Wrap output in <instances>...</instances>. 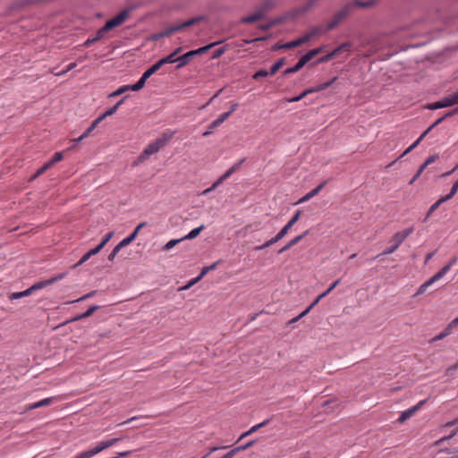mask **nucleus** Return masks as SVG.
Returning <instances> with one entry per match:
<instances>
[{
  "label": "nucleus",
  "mask_w": 458,
  "mask_h": 458,
  "mask_svg": "<svg viewBox=\"0 0 458 458\" xmlns=\"http://www.w3.org/2000/svg\"><path fill=\"white\" fill-rule=\"evenodd\" d=\"M163 66V64H161V62L158 60L156 64H154L152 66H150L148 69H147L144 73H145V76H148V78L150 76H152L154 73H156L161 67Z\"/></svg>",
  "instance_id": "obj_36"
},
{
  "label": "nucleus",
  "mask_w": 458,
  "mask_h": 458,
  "mask_svg": "<svg viewBox=\"0 0 458 458\" xmlns=\"http://www.w3.org/2000/svg\"><path fill=\"white\" fill-rule=\"evenodd\" d=\"M129 90H130L129 85L122 86V87L118 88L116 90H114V92L110 93L108 95V98H111L118 97Z\"/></svg>",
  "instance_id": "obj_40"
},
{
  "label": "nucleus",
  "mask_w": 458,
  "mask_h": 458,
  "mask_svg": "<svg viewBox=\"0 0 458 458\" xmlns=\"http://www.w3.org/2000/svg\"><path fill=\"white\" fill-rule=\"evenodd\" d=\"M285 64V58L282 57L278 59L270 68L269 73L270 75L276 74Z\"/></svg>",
  "instance_id": "obj_33"
},
{
  "label": "nucleus",
  "mask_w": 458,
  "mask_h": 458,
  "mask_svg": "<svg viewBox=\"0 0 458 458\" xmlns=\"http://www.w3.org/2000/svg\"><path fill=\"white\" fill-rule=\"evenodd\" d=\"M99 309V306L98 305H91L84 313H81L75 318H72L70 321L74 322L78 321L83 318H87L90 317L95 311H97Z\"/></svg>",
  "instance_id": "obj_23"
},
{
  "label": "nucleus",
  "mask_w": 458,
  "mask_h": 458,
  "mask_svg": "<svg viewBox=\"0 0 458 458\" xmlns=\"http://www.w3.org/2000/svg\"><path fill=\"white\" fill-rule=\"evenodd\" d=\"M457 431H458V428L454 429L451 434H449V436L444 437L440 438L439 440H437L435 445H440L444 442L450 440L451 438H453L456 435Z\"/></svg>",
  "instance_id": "obj_55"
},
{
  "label": "nucleus",
  "mask_w": 458,
  "mask_h": 458,
  "mask_svg": "<svg viewBox=\"0 0 458 458\" xmlns=\"http://www.w3.org/2000/svg\"><path fill=\"white\" fill-rule=\"evenodd\" d=\"M106 31H103V27L100 28L97 33H96V36L93 37V38H89L84 43H83V47H90L92 44L99 41L100 39H102L105 35H106Z\"/></svg>",
  "instance_id": "obj_21"
},
{
  "label": "nucleus",
  "mask_w": 458,
  "mask_h": 458,
  "mask_svg": "<svg viewBox=\"0 0 458 458\" xmlns=\"http://www.w3.org/2000/svg\"><path fill=\"white\" fill-rule=\"evenodd\" d=\"M268 75H270L269 72H267V70L261 69V70H259L258 72H256L254 73V75L252 76V78H253V80L258 81L259 78L267 77Z\"/></svg>",
  "instance_id": "obj_52"
},
{
  "label": "nucleus",
  "mask_w": 458,
  "mask_h": 458,
  "mask_svg": "<svg viewBox=\"0 0 458 458\" xmlns=\"http://www.w3.org/2000/svg\"><path fill=\"white\" fill-rule=\"evenodd\" d=\"M458 104V96L456 92L444 98L443 99L430 104L428 108L430 110H436L439 108L449 107Z\"/></svg>",
  "instance_id": "obj_7"
},
{
  "label": "nucleus",
  "mask_w": 458,
  "mask_h": 458,
  "mask_svg": "<svg viewBox=\"0 0 458 458\" xmlns=\"http://www.w3.org/2000/svg\"><path fill=\"white\" fill-rule=\"evenodd\" d=\"M261 19H263L261 17V13H259L256 10L252 14H250L249 16L242 17L241 19V23L250 24V23H254Z\"/></svg>",
  "instance_id": "obj_24"
},
{
  "label": "nucleus",
  "mask_w": 458,
  "mask_h": 458,
  "mask_svg": "<svg viewBox=\"0 0 458 458\" xmlns=\"http://www.w3.org/2000/svg\"><path fill=\"white\" fill-rule=\"evenodd\" d=\"M53 400H54L53 397L45 398V399H43L41 401H38L37 403H31V404L28 405L26 410L27 411H31V410H34V409H38V408H40V407H43V406L49 405V404H51L53 403Z\"/></svg>",
  "instance_id": "obj_26"
},
{
  "label": "nucleus",
  "mask_w": 458,
  "mask_h": 458,
  "mask_svg": "<svg viewBox=\"0 0 458 458\" xmlns=\"http://www.w3.org/2000/svg\"><path fill=\"white\" fill-rule=\"evenodd\" d=\"M284 237V236L283 233L278 232L277 234L275 237H273L270 240L267 241L264 244H262L260 246H256L254 248V250H265V249L272 246L273 244L276 243L277 242L282 240Z\"/></svg>",
  "instance_id": "obj_17"
},
{
  "label": "nucleus",
  "mask_w": 458,
  "mask_h": 458,
  "mask_svg": "<svg viewBox=\"0 0 458 458\" xmlns=\"http://www.w3.org/2000/svg\"><path fill=\"white\" fill-rule=\"evenodd\" d=\"M216 266H217V262H215V263L211 264L210 266L204 267L201 269L199 275L198 276V279H202L209 271L216 269Z\"/></svg>",
  "instance_id": "obj_42"
},
{
  "label": "nucleus",
  "mask_w": 458,
  "mask_h": 458,
  "mask_svg": "<svg viewBox=\"0 0 458 458\" xmlns=\"http://www.w3.org/2000/svg\"><path fill=\"white\" fill-rule=\"evenodd\" d=\"M32 293L31 292V289L30 287H29L28 289H26L25 291H22V292H17V293H12L10 295H9V299L11 301L13 300H18V299H21V298H23V297H26V296H29Z\"/></svg>",
  "instance_id": "obj_32"
},
{
  "label": "nucleus",
  "mask_w": 458,
  "mask_h": 458,
  "mask_svg": "<svg viewBox=\"0 0 458 458\" xmlns=\"http://www.w3.org/2000/svg\"><path fill=\"white\" fill-rule=\"evenodd\" d=\"M326 32H327V30H325V28L323 26H316V27L311 28L310 32L305 34V36L309 37V41H310L312 38L321 35V34H324Z\"/></svg>",
  "instance_id": "obj_31"
},
{
  "label": "nucleus",
  "mask_w": 458,
  "mask_h": 458,
  "mask_svg": "<svg viewBox=\"0 0 458 458\" xmlns=\"http://www.w3.org/2000/svg\"><path fill=\"white\" fill-rule=\"evenodd\" d=\"M379 0H368V1H361V0H355L354 5L361 8H369L372 7L375 4L378 3Z\"/></svg>",
  "instance_id": "obj_34"
},
{
  "label": "nucleus",
  "mask_w": 458,
  "mask_h": 458,
  "mask_svg": "<svg viewBox=\"0 0 458 458\" xmlns=\"http://www.w3.org/2000/svg\"><path fill=\"white\" fill-rule=\"evenodd\" d=\"M231 115V112H225V113H223L221 114L218 118H216L218 120V122L222 124L227 118H229Z\"/></svg>",
  "instance_id": "obj_63"
},
{
  "label": "nucleus",
  "mask_w": 458,
  "mask_h": 458,
  "mask_svg": "<svg viewBox=\"0 0 458 458\" xmlns=\"http://www.w3.org/2000/svg\"><path fill=\"white\" fill-rule=\"evenodd\" d=\"M63 158H64L63 153L62 152H56L52 157V158L48 162H47V163L49 164V165L52 167L55 163L61 161Z\"/></svg>",
  "instance_id": "obj_47"
},
{
  "label": "nucleus",
  "mask_w": 458,
  "mask_h": 458,
  "mask_svg": "<svg viewBox=\"0 0 458 458\" xmlns=\"http://www.w3.org/2000/svg\"><path fill=\"white\" fill-rule=\"evenodd\" d=\"M276 4L275 0H265L258 7L257 11L261 13V17L264 18L266 13L271 10Z\"/></svg>",
  "instance_id": "obj_14"
},
{
  "label": "nucleus",
  "mask_w": 458,
  "mask_h": 458,
  "mask_svg": "<svg viewBox=\"0 0 458 458\" xmlns=\"http://www.w3.org/2000/svg\"><path fill=\"white\" fill-rule=\"evenodd\" d=\"M337 80V77H334L332 78L330 81H327V82H324L322 84H320V89H322V90H325L327 89V88H329L335 81Z\"/></svg>",
  "instance_id": "obj_60"
},
{
  "label": "nucleus",
  "mask_w": 458,
  "mask_h": 458,
  "mask_svg": "<svg viewBox=\"0 0 458 458\" xmlns=\"http://www.w3.org/2000/svg\"><path fill=\"white\" fill-rule=\"evenodd\" d=\"M227 448V446H213L211 448H209L208 452L203 455L201 458H208L211 454L215 453L216 451L217 450H220V449H225Z\"/></svg>",
  "instance_id": "obj_58"
},
{
  "label": "nucleus",
  "mask_w": 458,
  "mask_h": 458,
  "mask_svg": "<svg viewBox=\"0 0 458 458\" xmlns=\"http://www.w3.org/2000/svg\"><path fill=\"white\" fill-rule=\"evenodd\" d=\"M450 199L447 196L441 197L437 201H436L428 209L427 216L424 219V222L439 208V206L449 200Z\"/></svg>",
  "instance_id": "obj_27"
},
{
  "label": "nucleus",
  "mask_w": 458,
  "mask_h": 458,
  "mask_svg": "<svg viewBox=\"0 0 458 458\" xmlns=\"http://www.w3.org/2000/svg\"><path fill=\"white\" fill-rule=\"evenodd\" d=\"M255 443H256V440H251V441H249L248 443H246L245 445L234 447L233 450L236 455L239 452L248 449L249 447L252 446Z\"/></svg>",
  "instance_id": "obj_46"
},
{
  "label": "nucleus",
  "mask_w": 458,
  "mask_h": 458,
  "mask_svg": "<svg viewBox=\"0 0 458 458\" xmlns=\"http://www.w3.org/2000/svg\"><path fill=\"white\" fill-rule=\"evenodd\" d=\"M100 248H98V246L95 247L94 249H91L90 250H89L87 253H85L81 258V259L75 264L72 266L73 268L82 265L83 263H85L90 257L98 254L99 251H100Z\"/></svg>",
  "instance_id": "obj_22"
},
{
  "label": "nucleus",
  "mask_w": 458,
  "mask_h": 458,
  "mask_svg": "<svg viewBox=\"0 0 458 458\" xmlns=\"http://www.w3.org/2000/svg\"><path fill=\"white\" fill-rule=\"evenodd\" d=\"M458 191V180L453 184L450 192L446 194L447 198L450 199L456 194Z\"/></svg>",
  "instance_id": "obj_57"
},
{
  "label": "nucleus",
  "mask_w": 458,
  "mask_h": 458,
  "mask_svg": "<svg viewBox=\"0 0 458 458\" xmlns=\"http://www.w3.org/2000/svg\"><path fill=\"white\" fill-rule=\"evenodd\" d=\"M171 138V134L164 133L162 137L157 138L156 140L149 143L138 157V162H144L148 159L150 156L158 152L168 143Z\"/></svg>",
  "instance_id": "obj_1"
},
{
  "label": "nucleus",
  "mask_w": 458,
  "mask_h": 458,
  "mask_svg": "<svg viewBox=\"0 0 458 458\" xmlns=\"http://www.w3.org/2000/svg\"><path fill=\"white\" fill-rule=\"evenodd\" d=\"M352 47L351 42H344L338 46L336 48H335L332 52L334 57H336L338 55H340L343 52L350 51Z\"/></svg>",
  "instance_id": "obj_30"
},
{
  "label": "nucleus",
  "mask_w": 458,
  "mask_h": 458,
  "mask_svg": "<svg viewBox=\"0 0 458 458\" xmlns=\"http://www.w3.org/2000/svg\"><path fill=\"white\" fill-rule=\"evenodd\" d=\"M309 233H310V230H306L303 233L297 235L296 237L292 239L289 242H287L284 247H282L278 250V254H282V253L285 252L286 250H288L289 249H291L292 247H293L294 245L299 243L305 236H307L309 234Z\"/></svg>",
  "instance_id": "obj_11"
},
{
  "label": "nucleus",
  "mask_w": 458,
  "mask_h": 458,
  "mask_svg": "<svg viewBox=\"0 0 458 458\" xmlns=\"http://www.w3.org/2000/svg\"><path fill=\"white\" fill-rule=\"evenodd\" d=\"M114 233V232L107 233L102 239L101 242L98 245V247L100 248V250H102L105 247V245L112 239Z\"/></svg>",
  "instance_id": "obj_50"
},
{
  "label": "nucleus",
  "mask_w": 458,
  "mask_h": 458,
  "mask_svg": "<svg viewBox=\"0 0 458 458\" xmlns=\"http://www.w3.org/2000/svg\"><path fill=\"white\" fill-rule=\"evenodd\" d=\"M456 369H458V361L456 363H454V365L450 366L446 369V374L447 375H452Z\"/></svg>",
  "instance_id": "obj_64"
},
{
  "label": "nucleus",
  "mask_w": 458,
  "mask_h": 458,
  "mask_svg": "<svg viewBox=\"0 0 458 458\" xmlns=\"http://www.w3.org/2000/svg\"><path fill=\"white\" fill-rule=\"evenodd\" d=\"M163 65L166 64H174L177 63V58L171 53L170 55H166L165 57H163L159 60Z\"/></svg>",
  "instance_id": "obj_48"
},
{
  "label": "nucleus",
  "mask_w": 458,
  "mask_h": 458,
  "mask_svg": "<svg viewBox=\"0 0 458 458\" xmlns=\"http://www.w3.org/2000/svg\"><path fill=\"white\" fill-rule=\"evenodd\" d=\"M234 172L229 168L219 179H217L214 183L213 187H217L219 184H221L224 181L228 179Z\"/></svg>",
  "instance_id": "obj_39"
},
{
  "label": "nucleus",
  "mask_w": 458,
  "mask_h": 458,
  "mask_svg": "<svg viewBox=\"0 0 458 458\" xmlns=\"http://www.w3.org/2000/svg\"><path fill=\"white\" fill-rule=\"evenodd\" d=\"M308 41H309V37L304 35L295 40H293V41L284 44V49H292V48L300 47L301 45L305 44Z\"/></svg>",
  "instance_id": "obj_20"
},
{
  "label": "nucleus",
  "mask_w": 458,
  "mask_h": 458,
  "mask_svg": "<svg viewBox=\"0 0 458 458\" xmlns=\"http://www.w3.org/2000/svg\"><path fill=\"white\" fill-rule=\"evenodd\" d=\"M50 284H51V283H50L49 279H47V280L39 281V282L34 284L33 285L30 286V289H31V292L34 293L38 290L43 289L46 286L50 285Z\"/></svg>",
  "instance_id": "obj_38"
},
{
  "label": "nucleus",
  "mask_w": 458,
  "mask_h": 458,
  "mask_svg": "<svg viewBox=\"0 0 458 458\" xmlns=\"http://www.w3.org/2000/svg\"><path fill=\"white\" fill-rule=\"evenodd\" d=\"M323 51H324V47H317V48L310 50L309 52H307L304 55H302L299 59V61L296 63L295 65H293V67L285 69L284 71L283 74L284 76H286L288 74L295 73V72H299L312 58H314L316 55H318V54L322 53Z\"/></svg>",
  "instance_id": "obj_3"
},
{
  "label": "nucleus",
  "mask_w": 458,
  "mask_h": 458,
  "mask_svg": "<svg viewBox=\"0 0 458 458\" xmlns=\"http://www.w3.org/2000/svg\"><path fill=\"white\" fill-rule=\"evenodd\" d=\"M76 67V63H72L70 64L65 70L62 71L61 72H55L54 70L51 71V72L55 75V76H61V75H64L65 73H67L68 72L72 71L73 68Z\"/></svg>",
  "instance_id": "obj_54"
},
{
  "label": "nucleus",
  "mask_w": 458,
  "mask_h": 458,
  "mask_svg": "<svg viewBox=\"0 0 458 458\" xmlns=\"http://www.w3.org/2000/svg\"><path fill=\"white\" fill-rule=\"evenodd\" d=\"M451 329L450 327L447 326L441 333H439L437 335H436L432 341L433 342H436V341H439V340H442L444 339L445 336L449 335L451 334Z\"/></svg>",
  "instance_id": "obj_44"
},
{
  "label": "nucleus",
  "mask_w": 458,
  "mask_h": 458,
  "mask_svg": "<svg viewBox=\"0 0 458 458\" xmlns=\"http://www.w3.org/2000/svg\"><path fill=\"white\" fill-rule=\"evenodd\" d=\"M353 5L352 4H345L340 11H338L335 15L333 20L337 21L339 25L351 13Z\"/></svg>",
  "instance_id": "obj_10"
},
{
  "label": "nucleus",
  "mask_w": 458,
  "mask_h": 458,
  "mask_svg": "<svg viewBox=\"0 0 458 458\" xmlns=\"http://www.w3.org/2000/svg\"><path fill=\"white\" fill-rule=\"evenodd\" d=\"M269 421H270V420L267 419V420H264L263 422L251 427L249 429V433L252 434V433L258 431L259 428H261L265 427L266 425H267L269 423Z\"/></svg>",
  "instance_id": "obj_53"
},
{
  "label": "nucleus",
  "mask_w": 458,
  "mask_h": 458,
  "mask_svg": "<svg viewBox=\"0 0 458 458\" xmlns=\"http://www.w3.org/2000/svg\"><path fill=\"white\" fill-rule=\"evenodd\" d=\"M148 225L147 222H141L140 223L136 228L134 229V231L130 234L128 235L126 238H124L123 240H122L114 249L113 250L110 252V254L108 255V260L110 261H113L115 258V256L118 254V252L124 247L128 246L129 244H131L135 239L136 237L138 236L139 234V232L146 227Z\"/></svg>",
  "instance_id": "obj_5"
},
{
  "label": "nucleus",
  "mask_w": 458,
  "mask_h": 458,
  "mask_svg": "<svg viewBox=\"0 0 458 458\" xmlns=\"http://www.w3.org/2000/svg\"><path fill=\"white\" fill-rule=\"evenodd\" d=\"M277 23V21H272L270 22H267V23H265V24H260L259 26V29L261 30H270L274 25H276Z\"/></svg>",
  "instance_id": "obj_56"
},
{
  "label": "nucleus",
  "mask_w": 458,
  "mask_h": 458,
  "mask_svg": "<svg viewBox=\"0 0 458 458\" xmlns=\"http://www.w3.org/2000/svg\"><path fill=\"white\" fill-rule=\"evenodd\" d=\"M284 237V236L283 233L278 232L277 234L275 237H273L270 240L267 241L264 244H262L260 246H256L254 248V250H265V249L272 246L273 244L276 243L277 242L282 240Z\"/></svg>",
  "instance_id": "obj_18"
},
{
  "label": "nucleus",
  "mask_w": 458,
  "mask_h": 458,
  "mask_svg": "<svg viewBox=\"0 0 458 458\" xmlns=\"http://www.w3.org/2000/svg\"><path fill=\"white\" fill-rule=\"evenodd\" d=\"M117 109V106H114L108 108L103 114L105 115V117L111 116L116 113Z\"/></svg>",
  "instance_id": "obj_62"
},
{
  "label": "nucleus",
  "mask_w": 458,
  "mask_h": 458,
  "mask_svg": "<svg viewBox=\"0 0 458 458\" xmlns=\"http://www.w3.org/2000/svg\"><path fill=\"white\" fill-rule=\"evenodd\" d=\"M337 80V77H334L332 78L330 81H327V82H324L322 84H320V89H322V90H325L327 89V88H329L335 81Z\"/></svg>",
  "instance_id": "obj_59"
},
{
  "label": "nucleus",
  "mask_w": 458,
  "mask_h": 458,
  "mask_svg": "<svg viewBox=\"0 0 458 458\" xmlns=\"http://www.w3.org/2000/svg\"><path fill=\"white\" fill-rule=\"evenodd\" d=\"M205 20H206V16L199 15V16L191 18V19L182 22V26H185V28H187V27L198 24L199 22L205 21Z\"/></svg>",
  "instance_id": "obj_37"
},
{
  "label": "nucleus",
  "mask_w": 458,
  "mask_h": 458,
  "mask_svg": "<svg viewBox=\"0 0 458 458\" xmlns=\"http://www.w3.org/2000/svg\"><path fill=\"white\" fill-rule=\"evenodd\" d=\"M51 166L49 164L46 163L44 165H42L40 168L37 170V172L30 177V181H33L36 178L42 175L47 170H48Z\"/></svg>",
  "instance_id": "obj_41"
},
{
  "label": "nucleus",
  "mask_w": 458,
  "mask_h": 458,
  "mask_svg": "<svg viewBox=\"0 0 458 458\" xmlns=\"http://www.w3.org/2000/svg\"><path fill=\"white\" fill-rule=\"evenodd\" d=\"M327 183V181H324L322 182L319 185H318L317 187H315L313 190H311L310 192H308L306 195H304L300 200L299 202H304V201H307L309 199H310L311 198L315 197L316 195H318L321 190L325 187V185Z\"/></svg>",
  "instance_id": "obj_15"
},
{
  "label": "nucleus",
  "mask_w": 458,
  "mask_h": 458,
  "mask_svg": "<svg viewBox=\"0 0 458 458\" xmlns=\"http://www.w3.org/2000/svg\"><path fill=\"white\" fill-rule=\"evenodd\" d=\"M301 216V211L297 210L293 216L288 221V223L279 231L283 233L284 236H285L289 230L293 226L295 223H297Z\"/></svg>",
  "instance_id": "obj_12"
},
{
  "label": "nucleus",
  "mask_w": 458,
  "mask_h": 458,
  "mask_svg": "<svg viewBox=\"0 0 458 458\" xmlns=\"http://www.w3.org/2000/svg\"><path fill=\"white\" fill-rule=\"evenodd\" d=\"M183 239L182 237L180 238V239H173V240H170L164 247H163V250L165 251H168L170 250L171 249H173L175 245H177L179 242H182Z\"/></svg>",
  "instance_id": "obj_43"
},
{
  "label": "nucleus",
  "mask_w": 458,
  "mask_h": 458,
  "mask_svg": "<svg viewBox=\"0 0 458 458\" xmlns=\"http://www.w3.org/2000/svg\"><path fill=\"white\" fill-rule=\"evenodd\" d=\"M221 43H222V41H216V42L208 44L204 47H201L198 49L191 50V51L193 52V55L195 57L197 55H203V54L207 53L209 49L213 48L214 47H216Z\"/></svg>",
  "instance_id": "obj_28"
},
{
  "label": "nucleus",
  "mask_w": 458,
  "mask_h": 458,
  "mask_svg": "<svg viewBox=\"0 0 458 458\" xmlns=\"http://www.w3.org/2000/svg\"><path fill=\"white\" fill-rule=\"evenodd\" d=\"M67 273H61L59 274L58 276H53L51 278H49V281L52 284L57 282V281H60L61 279L64 278L66 276Z\"/></svg>",
  "instance_id": "obj_61"
},
{
  "label": "nucleus",
  "mask_w": 458,
  "mask_h": 458,
  "mask_svg": "<svg viewBox=\"0 0 458 458\" xmlns=\"http://www.w3.org/2000/svg\"><path fill=\"white\" fill-rule=\"evenodd\" d=\"M334 57L332 52L327 54L326 55H323L322 57H319L315 62L312 63V64H324L330 60H332Z\"/></svg>",
  "instance_id": "obj_45"
},
{
  "label": "nucleus",
  "mask_w": 458,
  "mask_h": 458,
  "mask_svg": "<svg viewBox=\"0 0 458 458\" xmlns=\"http://www.w3.org/2000/svg\"><path fill=\"white\" fill-rule=\"evenodd\" d=\"M427 402L428 399L421 400L416 405L403 411L398 418L397 421L399 423L404 422L407 419L413 416Z\"/></svg>",
  "instance_id": "obj_8"
},
{
  "label": "nucleus",
  "mask_w": 458,
  "mask_h": 458,
  "mask_svg": "<svg viewBox=\"0 0 458 458\" xmlns=\"http://www.w3.org/2000/svg\"><path fill=\"white\" fill-rule=\"evenodd\" d=\"M148 79V77L145 76V73L143 72L142 76L140 78V80L135 84L129 85L130 90L139 91L145 86L146 81Z\"/></svg>",
  "instance_id": "obj_29"
},
{
  "label": "nucleus",
  "mask_w": 458,
  "mask_h": 458,
  "mask_svg": "<svg viewBox=\"0 0 458 458\" xmlns=\"http://www.w3.org/2000/svg\"><path fill=\"white\" fill-rule=\"evenodd\" d=\"M319 0H308L304 4L295 10V14H302L310 10Z\"/></svg>",
  "instance_id": "obj_25"
},
{
  "label": "nucleus",
  "mask_w": 458,
  "mask_h": 458,
  "mask_svg": "<svg viewBox=\"0 0 458 458\" xmlns=\"http://www.w3.org/2000/svg\"><path fill=\"white\" fill-rule=\"evenodd\" d=\"M193 57H194V55H193V52L191 50L185 53L184 55L177 57L176 69H181V68L184 67L185 65H187L191 61V59Z\"/></svg>",
  "instance_id": "obj_13"
},
{
  "label": "nucleus",
  "mask_w": 458,
  "mask_h": 458,
  "mask_svg": "<svg viewBox=\"0 0 458 458\" xmlns=\"http://www.w3.org/2000/svg\"><path fill=\"white\" fill-rule=\"evenodd\" d=\"M131 10V8H125L115 17L107 21L106 22V24L103 26V31L107 32V31L111 30L112 29L122 25L129 18Z\"/></svg>",
  "instance_id": "obj_6"
},
{
  "label": "nucleus",
  "mask_w": 458,
  "mask_h": 458,
  "mask_svg": "<svg viewBox=\"0 0 458 458\" xmlns=\"http://www.w3.org/2000/svg\"><path fill=\"white\" fill-rule=\"evenodd\" d=\"M284 237V236L283 233L278 232L277 234L275 237H273L270 240L267 241L264 244H262L260 246H256L254 248V250H265V249L272 246L273 244L276 243L277 242L282 240Z\"/></svg>",
  "instance_id": "obj_19"
},
{
  "label": "nucleus",
  "mask_w": 458,
  "mask_h": 458,
  "mask_svg": "<svg viewBox=\"0 0 458 458\" xmlns=\"http://www.w3.org/2000/svg\"><path fill=\"white\" fill-rule=\"evenodd\" d=\"M284 237V236L283 233L278 232L277 234L275 237H273L270 240L267 241L264 244H262L260 246H256L254 248V250H265V249L272 246L273 244L276 243L277 242L282 240Z\"/></svg>",
  "instance_id": "obj_16"
},
{
  "label": "nucleus",
  "mask_w": 458,
  "mask_h": 458,
  "mask_svg": "<svg viewBox=\"0 0 458 458\" xmlns=\"http://www.w3.org/2000/svg\"><path fill=\"white\" fill-rule=\"evenodd\" d=\"M204 228H205L204 225H201L200 226L192 229L187 235L182 237L183 241L184 240H192V239L196 238Z\"/></svg>",
  "instance_id": "obj_35"
},
{
  "label": "nucleus",
  "mask_w": 458,
  "mask_h": 458,
  "mask_svg": "<svg viewBox=\"0 0 458 458\" xmlns=\"http://www.w3.org/2000/svg\"><path fill=\"white\" fill-rule=\"evenodd\" d=\"M122 440H123V437L110 438V439L98 443V445L96 446H94L93 448H94L96 454H98V453L102 452L103 450L114 445L115 444H117L118 442H120Z\"/></svg>",
  "instance_id": "obj_9"
},
{
  "label": "nucleus",
  "mask_w": 458,
  "mask_h": 458,
  "mask_svg": "<svg viewBox=\"0 0 458 458\" xmlns=\"http://www.w3.org/2000/svg\"><path fill=\"white\" fill-rule=\"evenodd\" d=\"M413 231L414 227L411 226L403 231L395 233L390 240V242H393V244L385 249L383 252L377 255L376 258H374V259L380 256H386L394 252L399 248V246L404 242V240L413 233Z\"/></svg>",
  "instance_id": "obj_2"
},
{
  "label": "nucleus",
  "mask_w": 458,
  "mask_h": 458,
  "mask_svg": "<svg viewBox=\"0 0 458 458\" xmlns=\"http://www.w3.org/2000/svg\"><path fill=\"white\" fill-rule=\"evenodd\" d=\"M97 454L94 448L89 449L87 451H84L81 454H79L75 458H90L93 455Z\"/></svg>",
  "instance_id": "obj_49"
},
{
  "label": "nucleus",
  "mask_w": 458,
  "mask_h": 458,
  "mask_svg": "<svg viewBox=\"0 0 458 458\" xmlns=\"http://www.w3.org/2000/svg\"><path fill=\"white\" fill-rule=\"evenodd\" d=\"M226 50H227V47H222L220 48L216 49L212 53L211 58L212 59L219 58L220 56H222L225 53Z\"/></svg>",
  "instance_id": "obj_51"
},
{
  "label": "nucleus",
  "mask_w": 458,
  "mask_h": 458,
  "mask_svg": "<svg viewBox=\"0 0 458 458\" xmlns=\"http://www.w3.org/2000/svg\"><path fill=\"white\" fill-rule=\"evenodd\" d=\"M456 262V259H452L447 264H445L437 274H435L433 276H431L428 280H427L425 283H423L417 290L415 295H420L423 294L428 286L433 284L435 282L440 280L442 277H444L445 275H446L451 267L454 266V264Z\"/></svg>",
  "instance_id": "obj_4"
}]
</instances>
